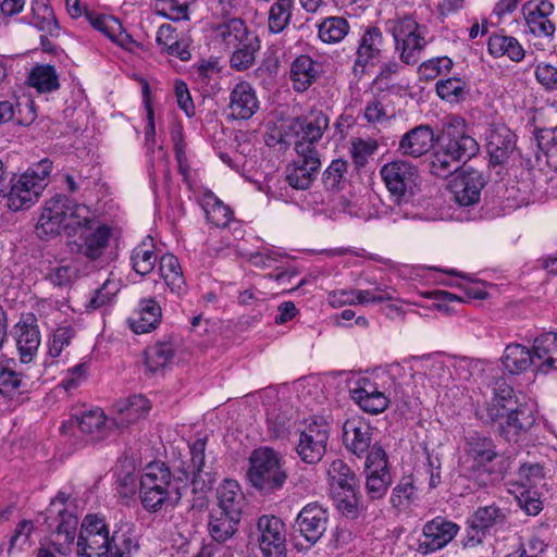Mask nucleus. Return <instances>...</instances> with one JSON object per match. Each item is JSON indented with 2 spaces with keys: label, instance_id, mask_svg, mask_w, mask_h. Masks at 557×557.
Listing matches in <instances>:
<instances>
[{
  "label": "nucleus",
  "instance_id": "obj_24",
  "mask_svg": "<svg viewBox=\"0 0 557 557\" xmlns=\"http://www.w3.org/2000/svg\"><path fill=\"white\" fill-rule=\"evenodd\" d=\"M34 314H27L15 325L16 345L23 363L33 360L40 345V332Z\"/></svg>",
  "mask_w": 557,
  "mask_h": 557
},
{
  "label": "nucleus",
  "instance_id": "obj_23",
  "mask_svg": "<svg viewBox=\"0 0 557 557\" xmlns=\"http://www.w3.org/2000/svg\"><path fill=\"white\" fill-rule=\"evenodd\" d=\"M384 46L383 34L376 26H370L363 33L357 49V58L355 60V73H363L367 65H374L381 59Z\"/></svg>",
  "mask_w": 557,
  "mask_h": 557
},
{
  "label": "nucleus",
  "instance_id": "obj_36",
  "mask_svg": "<svg viewBox=\"0 0 557 557\" xmlns=\"http://www.w3.org/2000/svg\"><path fill=\"white\" fill-rule=\"evenodd\" d=\"M119 411L114 423L120 428L128 426L144 418L149 409V400L143 395H133L119 403Z\"/></svg>",
  "mask_w": 557,
  "mask_h": 557
},
{
  "label": "nucleus",
  "instance_id": "obj_31",
  "mask_svg": "<svg viewBox=\"0 0 557 557\" xmlns=\"http://www.w3.org/2000/svg\"><path fill=\"white\" fill-rule=\"evenodd\" d=\"M240 517L212 508L209 513L208 532L215 543L224 544L238 530Z\"/></svg>",
  "mask_w": 557,
  "mask_h": 557
},
{
  "label": "nucleus",
  "instance_id": "obj_64",
  "mask_svg": "<svg viewBox=\"0 0 557 557\" xmlns=\"http://www.w3.org/2000/svg\"><path fill=\"white\" fill-rule=\"evenodd\" d=\"M77 275L76 269L72 265H57L47 274L46 278L54 286L64 288L71 286Z\"/></svg>",
  "mask_w": 557,
  "mask_h": 557
},
{
  "label": "nucleus",
  "instance_id": "obj_26",
  "mask_svg": "<svg viewBox=\"0 0 557 557\" xmlns=\"http://www.w3.org/2000/svg\"><path fill=\"white\" fill-rule=\"evenodd\" d=\"M63 209L58 199V194L45 202L42 212L36 224V235L42 240L52 239L63 232Z\"/></svg>",
  "mask_w": 557,
  "mask_h": 557
},
{
  "label": "nucleus",
  "instance_id": "obj_43",
  "mask_svg": "<svg viewBox=\"0 0 557 557\" xmlns=\"http://www.w3.org/2000/svg\"><path fill=\"white\" fill-rule=\"evenodd\" d=\"M33 23L51 37L59 36L60 27L48 0H34L32 3Z\"/></svg>",
  "mask_w": 557,
  "mask_h": 557
},
{
  "label": "nucleus",
  "instance_id": "obj_45",
  "mask_svg": "<svg viewBox=\"0 0 557 557\" xmlns=\"http://www.w3.org/2000/svg\"><path fill=\"white\" fill-rule=\"evenodd\" d=\"M460 163L461 160L437 143L431 158L430 170L435 176L446 178L460 169Z\"/></svg>",
  "mask_w": 557,
  "mask_h": 557
},
{
  "label": "nucleus",
  "instance_id": "obj_39",
  "mask_svg": "<svg viewBox=\"0 0 557 557\" xmlns=\"http://www.w3.org/2000/svg\"><path fill=\"white\" fill-rule=\"evenodd\" d=\"M159 273L172 293L181 296L186 292L182 267L174 255L164 253L160 258Z\"/></svg>",
  "mask_w": 557,
  "mask_h": 557
},
{
  "label": "nucleus",
  "instance_id": "obj_44",
  "mask_svg": "<svg viewBox=\"0 0 557 557\" xmlns=\"http://www.w3.org/2000/svg\"><path fill=\"white\" fill-rule=\"evenodd\" d=\"M131 260L135 272L143 276L154 269L157 255L154 252L152 237H146L133 249Z\"/></svg>",
  "mask_w": 557,
  "mask_h": 557
},
{
  "label": "nucleus",
  "instance_id": "obj_46",
  "mask_svg": "<svg viewBox=\"0 0 557 557\" xmlns=\"http://www.w3.org/2000/svg\"><path fill=\"white\" fill-rule=\"evenodd\" d=\"M327 475L334 491L358 488V479L355 472L341 459H336L330 465Z\"/></svg>",
  "mask_w": 557,
  "mask_h": 557
},
{
  "label": "nucleus",
  "instance_id": "obj_8",
  "mask_svg": "<svg viewBox=\"0 0 557 557\" xmlns=\"http://www.w3.org/2000/svg\"><path fill=\"white\" fill-rule=\"evenodd\" d=\"M366 492L370 499L376 500L385 496L392 484L388 459L385 450L374 444L364 463Z\"/></svg>",
  "mask_w": 557,
  "mask_h": 557
},
{
  "label": "nucleus",
  "instance_id": "obj_5",
  "mask_svg": "<svg viewBox=\"0 0 557 557\" xmlns=\"http://www.w3.org/2000/svg\"><path fill=\"white\" fill-rule=\"evenodd\" d=\"M329 525V512L318 503L301 508L290 525V539L295 546L310 548L324 535Z\"/></svg>",
  "mask_w": 557,
  "mask_h": 557
},
{
  "label": "nucleus",
  "instance_id": "obj_42",
  "mask_svg": "<svg viewBox=\"0 0 557 557\" xmlns=\"http://www.w3.org/2000/svg\"><path fill=\"white\" fill-rule=\"evenodd\" d=\"M502 361L509 373L519 374L534 363V357L528 347L510 344L506 347Z\"/></svg>",
  "mask_w": 557,
  "mask_h": 557
},
{
  "label": "nucleus",
  "instance_id": "obj_25",
  "mask_svg": "<svg viewBox=\"0 0 557 557\" xmlns=\"http://www.w3.org/2000/svg\"><path fill=\"white\" fill-rule=\"evenodd\" d=\"M228 109L233 119L249 120L259 109L256 90L248 82H239L230 94Z\"/></svg>",
  "mask_w": 557,
  "mask_h": 557
},
{
  "label": "nucleus",
  "instance_id": "obj_37",
  "mask_svg": "<svg viewBox=\"0 0 557 557\" xmlns=\"http://www.w3.org/2000/svg\"><path fill=\"white\" fill-rule=\"evenodd\" d=\"M70 423H75L79 431L89 435L91 440L99 441L108 435L107 417L100 408L87 410L71 419Z\"/></svg>",
  "mask_w": 557,
  "mask_h": 557
},
{
  "label": "nucleus",
  "instance_id": "obj_47",
  "mask_svg": "<svg viewBox=\"0 0 557 557\" xmlns=\"http://www.w3.org/2000/svg\"><path fill=\"white\" fill-rule=\"evenodd\" d=\"M295 0H275L269 10L268 27L273 34L282 33L289 25Z\"/></svg>",
  "mask_w": 557,
  "mask_h": 557
},
{
  "label": "nucleus",
  "instance_id": "obj_40",
  "mask_svg": "<svg viewBox=\"0 0 557 557\" xmlns=\"http://www.w3.org/2000/svg\"><path fill=\"white\" fill-rule=\"evenodd\" d=\"M27 83L39 94H50L60 88L57 70L50 64H36L27 76Z\"/></svg>",
  "mask_w": 557,
  "mask_h": 557
},
{
  "label": "nucleus",
  "instance_id": "obj_32",
  "mask_svg": "<svg viewBox=\"0 0 557 557\" xmlns=\"http://www.w3.org/2000/svg\"><path fill=\"white\" fill-rule=\"evenodd\" d=\"M218 504L214 507L242 518L245 496L236 481L225 480L216 490Z\"/></svg>",
  "mask_w": 557,
  "mask_h": 557
},
{
  "label": "nucleus",
  "instance_id": "obj_35",
  "mask_svg": "<svg viewBox=\"0 0 557 557\" xmlns=\"http://www.w3.org/2000/svg\"><path fill=\"white\" fill-rule=\"evenodd\" d=\"M320 65L308 55H299L290 66V79L297 91L307 90L318 78Z\"/></svg>",
  "mask_w": 557,
  "mask_h": 557
},
{
  "label": "nucleus",
  "instance_id": "obj_14",
  "mask_svg": "<svg viewBox=\"0 0 557 557\" xmlns=\"http://www.w3.org/2000/svg\"><path fill=\"white\" fill-rule=\"evenodd\" d=\"M490 166L506 165L517 149L516 134L504 123H492L486 133Z\"/></svg>",
  "mask_w": 557,
  "mask_h": 557
},
{
  "label": "nucleus",
  "instance_id": "obj_18",
  "mask_svg": "<svg viewBox=\"0 0 557 557\" xmlns=\"http://www.w3.org/2000/svg\"><path fill=\"white\" fill-rule=\"evenodd\" d=\"M321 168L319 152L297 153L287 166L286 181L294 189L306 190L311 187Z\"/></svg>",
  "mask_w": 557,
  "mask_h": 557
},
{
  "label": "nucleus",
  "instance_id": "obj_50",
  "mask_svg": "<svg viewBox=\"0 0 557 557\" xmlns=\"http://www.w3.org/2000/svg\"><path fill=\"white\" fill-rule=\"evenodd\" d=\"M218 35L230 47H237L249 37H256L250 34L240 18H232L218 27Z\"/></svg>",
  "mask_w": 557,
  "mask_h": 557
},
{
  "label": "nucleus",
  "instance_id": "obj_30",
  "mask_svg": "<svg viewBox=\"0 0 557 557\" xmlns=\"http://www.w3.org/2000/svg\"><path fill=\"white\" fill-rule=\"evenodd\" d=\"M350 394L358 406L371 414L383 412L389 405L388 397L369 381H364L363 385L351 389Z\"/></svg>",
  "mask_w": 557,
  "mask_h": 557
},
{
  "label": "nucleus",
  "instance_id": "obj_33",
  "mask_svg": "<svg viewBox=\"0 0 557 557\" xmlns=\"http://www.w3.org/2000/svg\"><path fill=\"white\" fill-rule=\"evenodd\" d=\"M86 17L95 29L102 33L121 47L126 48L129 44L134 42L132 37L123 29V26L117 18L111 15H96L88 12L86 13Z\"/></svg>",
  "mask_w": 557,
  "mask_h": 557
},
{
  "label": "nucleus",
  "instance_id": "obj_4",
  "mask_svg": "<svg viewBox=\"0 0 557 557\" xmlns=\"http://www.w3.org/2000/svg\"><path fill=\"white\" fill-rule=\"evenodd\" d=\"M387 30L392 34L400 60L406 64H417L426 46L425 26H421L411 16L388 20Z\"/></svg>",
  "mask_w": 557,
  "mask_h": 557
},
{
  "label": "nucleus",
  "instance_id": "obj_21",
  "mask_svg": "<svg viewBox=\"0 0 557 557\" xmlns=\"http://www.w3.org/2000/svg\"><path fill=\"white\" fill-rule=\"evenodd\" d=\"M486 185V178L482 172L475 169H467L456 177L453 183L455 200L460 206H471L480 200L481 190Z\"/></svg>",
  "mask_w": 557,
  "mask_h": 557
},
{
  "label": "nucleus",
  "instance_id": "obj_57",
  "mask_svg": "<svg viewBox=\"0 0 557 557\" xmlns=\"http://www.w3.org/2000/svg\"><path fill=\"white\" fill-rule=\"evenodd\" d=\"M23 386L21 373L11 369L9 366H0V395L12 397Z\"/></svg>",
  "mask_w": 557,
  "mask_h": 557
},
{
  "label": "nucleus",
  "instance_id": "obj_53",
  "mask_svg": "<svg viewBox=\"0 0 557 557\" xmlns=\"http://www.w3.org/2000/svg\"><path fill=\"white\" fill-rule=\"evenodd\" d=\"M53 162L45 158L37 163L32 164L22 175L25 181H30V186L39 196L48 185V178L52 171Z\"/></svg>",
  "mask_w": 557,
  "mask_h": 557
},
{
  "label": "nucleus",
  "instance_id": "obj_16",
  "mask_svg": "<svg viewBox=\"0 0 557 557\" xmlns=\"http://www.w3.org/2000/svg\"><path fill=\"white\" fill-rule=\"evenodd\" d=\"M108 549L110 557H149L139 543L135 524L129 521L114 525Z\"/></svg>",
  "mask_w": 557,
  "mask_h": 557
},
{
  "label": "nucleus",
  "instance_id": "obj_9",
  "mask_svg": "<svg viewBox=\"0 0 557 557\" xmlns=\"http://www.w3.org/2000/svg\"><path fill=\"white\" fill-rule=\"evenodd\" d=\"M207 437H199L189 445L190 461L183 470L188 471V481L193 487V493L202 498L209 493L215 482L216 473L213 468L206 461Z\"/></svg>",
  "mask_w": 557,
  "mask_h": 557
},
{
  "label": "nucleus",
  "instance_id": "obj_55",
  "mask_svg": "<svg viewBox=\"0 0 557 557\" xmlns=\"http://www.w3.org/2000/svg\"><path fill=\"white\" fill-rule=\"evenodd\" d=\"M379 148L376 140L357 138L352 140L350 148V156L357 169L363 168L371 157Z\"/></svg>",
  "mask_w": 557,
  "mask_h": 557
},
{
  "label": "nucleus",
  "instance_id": "obj_27",
  "mask_svg": "<svg viewBox=\"0 0 557 557\" xmlns=\"http://www.w3.org/2000/svg\"><path fill=\"white\" fill-rule=\"evenodd\" d=\"M434 140L433 129L429 125H419L401 136L398 150L404 156L419 158L431 150Z\"/></svg>",
  "mask_w": 557,
  "mask_h": 557
},
{
  "label": "nucleus",
  "instance_id": "obj_29",
  "mask_svg": "<svg viewBox=\"0 0 557 557\" xmlns=\"http://www.w3.org/2000/svg\"><path fill=\"white\" fill-rule=\"evenodd\" d=\"M161 317L160 305L153 298H147L139 301L137 312L127 322L134 333L144 334L157 329Z\"/></svg>",
  "mask_w": 557,
  "mask_h": 557
},
{
  "label": "nucleus",
  "instance_id": "obj_58",
  "mask_svg": "<svg viewBox=\"0 0 557 557\" xmlns=\"http://www.w3.org/2000/svg\"><path fill=\"white\" fill-rule=\"evenodd\" d=\"M466 83L458 77L441 79L436 83V92L444 100L455 101L463 95Z\"/></svg>",
  "mask_w": 557,
  "mask_h": 557
},
{
  "label": "nucleus",
  "instance_id": "obj_51",
  "mask_svg": "<svg viewBox=\"0 0 557 557\" xmlns=\"http://www.w3.org/2000/svg\"><path fill=\"white\" fill-rule=\"evenodd\" d=\"M349 32V24L342 16H331L319 25V37L322 41L334 44L343 40Z\"/></svg>",
  "mask_w": 557,
  "mask_h": 557
},
{
  "label": "nucleus",
  "instance_id": "obj_11",
  "mask_svg": "<svg viewBox=\"0 0 557 557\" xmlns=\"http://www.w3.org/2000/svg\"><path fill=\"white\" fill-rule=\"evenodd\" d=\"M77 236V238L69 239V251L89 261H97L104 255L109 246L112 230L106 224L96 222L88 231H84Z\"/></svg>",
  "mask_w": 557,
  "mask_h": 557
},
{
  "label": "nucleus",
  "instance_id": "obj_38",
  "mask_svg": "<svg viewBox=\"0 0 557 557\" xmlns=\"http://www.w3.org/2000/svg\"><path fill=\"white\" fill-rule=\"evenodd\" d=\"M488 52L494 58L507 57L513 62L524 59L525 51L517 38L503 34H494L487 42Z\"/></svg>",
  "mask_w": 557,
  "mask_h": 557
},
{
  "label": "nucleus",
  "instance_id": "obj_48",
  "mask_svg": "<svg viewBox=\"0 0 557 557\" xmlns=\"http://www.w3.org/2000/svg\"><path fill=\"white\" fill-rule=\"evenodd\" d=\"M505 522V511L495 505L479 507L468 521V523H471L472 529L476 528L483 531H488L496 525H503Z\"/></svg>",
  "mask_w": 557,
  "mask_h": 557
},
{
  "label": "nucleus",
  "instance_id": "obj_10",
  "mask_svg": "<svg viewBox=\"0 0 557 557\" xmlns=\"http://www.w3.org/2000/svg\"><path fill=\"white\" fill-rule=\"evenodd\" d=\"M329 126L330 117L321 110H311L305 117L297 119L294 124L296 153L318 152L315 144Z\"/></svg>",
  "mask_w": 557,
  "mask_h": 557
},
{
  "label": "nucleus",
  "instance_id": "obj_15",
  "mask_svg": "<svg viewBox=\"0 0 557 557\" xmlns=\"http://www.w3.org/2000/svg\"><path fill=\"white\" fill-rule=\"evenodd\" d=\"M555 5L548 0H530L522 5V14L530 34L537 38L552 41L555 37L556 25L550 20Z\"/></svg>",
  "mask_w": 557,
  "mask_h": 557
},
{
  "label": "nucleus",
  "instance_id": "obj_41",
  "mask_svg": "<svg viewBox=\"0 0 557 557\" xmlns=\"http://www.w3.org/2000/svg\"><path fill=\"white\" fill-rule=\"evenodd\" d=\"M174 357V348L170 342H158L144 351V364L151 374L162 372Z\"/></svg>",
  "mask_w": 557,
  "mask_h": 557
},
{
  "label": "nucleus",
  "instance_id": "obj_60",
  "mask_svg": "<svg viewBox=\"0 0 557 557\" xmlns=\"http://www.w3.org/2000/svg\"><path fill=\"white\" fill-rule=\"evenodd\" d=\"M158 13L171 21L188 20V5L177 0H158Z\"/></svg>",
  "mask_w": 557,
  "mask_h": 557
},
{
  "label": "nucleus",
  "instance_id": "obj_20",
  "mask_svg": "<svg viewBox=\"0 0 557 557\" xmlns=\"http://www.w3.org/2000/svg\"><path fill=\"white\" fill-rule=\"evenodd\" d=\"M459 527L442 517H436L423 527L424 540L419 543V552L428 554L445 547L457 534Z\"/></svg>",
  "mask_w": 557,
  "mask_h": 557
},
{
  "label": "nucleus",
  "instance_id": "obj_59",
  "mask_svg": "<svg viewBox=\"0 0 557 557\" xmlns=\"http://www.w3.org/2000/svg\"><path fill=\"white\" fill-rule=\"evenodd\" d=\"M386 95L374 96L364 108V119L369 123H379L388 119Z\"/></svg>",
  "mask_w": 557,
  "mask_h": 557
},
{
  "label": "nucleus",
  "instance_id": "obj_7",
  "mask_svg": "<svg viewBox=\"0 0 557 557\" xmlns=\"http://www.w3.org/2000/svg\"><path fill=\"white\" fill-rule=\"evenodd\" d=\"M450 153L466 163L480 151L476 139L471 134L465 119L451 116L444 124L436 139Z\"/></svg>",
  "mask_w": 557,
  "mask_h": 557
},
{
  "label": "nucleus",
  "instance_id": "obj_61",
  "mask_svg": "<svg viewBox=\"0 0 557 557\" xmlns=\"http://www.w3.org/2000/svg\"><path fill=\"white\" fill-rule=\"evenodd\" d=\"M59 516V523L57 525V534L64 535V542L72 543L75 539L78 519L65 508L57 510Z\"/></svg>",
  "mask_w": 557,
  "mask_h": 557
},
{
  "label": "nucleus",
  "instance_id": "obj_62",
  "mask_svg": "<svg viewBox=\"0 0 557 557\" xmlns=\"http://www.w3.org/2000/svg\"><path fill=\"white\" fill-rule=\"evenodd\" d=\"M537 83L546 91H557V66L548 62H541L534 72Z\"/></svg>",
  "mask_w": 557,
  "mask_h": 557
},
{
  "label": "nucleus",
  "instance_id": "obj_34",
  "mask_svg": "<svg viewBox=\"0 0 557 557\" xmlns=\"http://www.w3.org/2000/svg\"><path fill=\"white\" fill-rule=\"evenodd\" d=\"M534 361H541L539 370L547 373L552 369H557V333L546 332L534 339L533 352Z\"/></svg>",
  "mask_w": 557,
  "mask_h": 557
},
{
  "label": "nucleus",
  "instance_id": "obj_52",
  "mask_svg": "<svg viewBox=\"0 0 557 557\" xmlns=\"http://www.w3.org/2000/svg\"><path fill=\"white\" fill-rule=\"evenodd\" d=\"M233 48L235 50L231 57V66L237 71H244L253 64L256 59L255 54L259 50L260 45L256 36L249 37L248 40Z\"/></svg>",
  "mask_w": 557,
  "mask_h": 557
},
{
  "label": "nucleus",
  "instance_id": "obj_56",
  "mask_svg": "<svg viewBox=\"0 0 557 557\" xmlns=\"http://www.w3.org/2000/svg\"><path fill=\"white\" fill-rule=\"evenodd\" d=\"M358 488L352 491H334V499L337 509L350 519H355L359 515V497Z\"/></svg>",
  "mask_w": 557,
  "mask_h": 557
},
{
  "label": "nucleus",
  "instance_id": "obj_63",
  "mask_svg": "<svg viewBox=\"0 0 557 557\" xmlns=\"http://www.w3.org/2000/svg\"><path fill=\"white\" fill-rule=\"evenodd\" d=\"M413 491L412 480L410 478H403L392 491L389 500L393 507L403 508L407 506L411 502Z\"/></svg>",
  "mask_w": 557,
  "mask_h": 557
},
{
  "label": "nucleus",
  "instance_id": "obj_28",
  "mask_svg": "<svg viewBox=\"0 0 557 557\" xmlns=\"http://www.w3.org/2000/svg\"><path fill=\"white\" fill-rule=\"evenodd\" d=\"M535 423L532 407L520 405L511 410L506 418V424H500L499 433L508 442H517L521 433L528 432Z\"/></svg>",
  "mask_w": 557,
  "mask_h": 557
},
{
  "label": "nucleus",
  "instance_id": "obj_54",
  "mask_svg": "<svg viewBox=\"0 0 557 557\" xmlns=\"http://www.w3.org/2000/svg\"><path fill=\"white\" fill-rule=\"evenodd\" d=\"M207 199V205L209 206L206 210L208 221L216 227L227 226L232 220V210L214 195L208 196Z\"/></svg>",
  "mask_w": 557,
  "mask_h": 557
},
{
  "label": "nucleus",
  "instance_id": "obj_6",
  "mask_svg": "<svg viewBox=\"0 0 557 557\" xmlns=\"http://www.w3.org/2000/svg\"><path fill=\"white\" fill-rule=\"evenodd\" d=\"M380 174L395 205L413 199L419 178L417 166L403 160L392 161L381 168Z\"/></svg>",
  "mask_w": 557,
  "mask_h": 557
},
{
  "label": "nucleus",
  "instance_id": "obj_12",
  "mask_svg": "<svg viewBox=\"0 0 557 557\" xmlns=\"http://www.w3.org/2000/svg\"><path fill=\"white\" fill-rule=\"evenodd\" d=\"M330 426L325 421H312L300 433L296 451L308 465H315L326 453Z\"/></svg>",
  "mask_w": 557,
  "mask_h": 557
},
{
  "label": "nucleus",
  "instance_id": "obj_1",
  "mask_svg": "<svg viewBox=\"0 0 557 557\" xmlns=\"http://www.w3.org/2000/svg\"><path fill=\"white\" fill-rule=\"evenodd\" d=\"M187 487V470H181V475L173 479L170 469L163 462H151L144 468L140 475L141 505L146 510L157 512L166 503L176 505Z\"/></svg>",
  "mask_w": 557,
  "mask_h": 557
},
{
  "label": "nucleus",
  "instance_id": "obj_3",
  "mask_svg": "<svg viewBox=\"0 0 557 557\" xmlns=\"http://www.w3.org/2000/svg\"><path fill=\"white\" fill-rule=\"evenodd\" d=\"M247 479L250 484L263 494L280 491L287 480L283 456L270 447L255 449L249 456Z\"/></svg>",
  "mask_w": 557,
  "mask_h": 557
},
{
  "label": "nucleus",
  "instance_id": "obj_19",
  "mask_svg": "<svg viewBox=\"0 0 557 557\" xmlns=\"http://www.w3.org/2000/svg\"><path fill=\"white\" fill-rule=\"evenodd\" d=\"M372 426L362 418L347 419L343 425V442L347 450L361 457L369 454L372 444Z\"/></svg>",
  "mask_w": 557,
  "mask_h": 557
},
{
  "label": "nucleus",
  "instance_id": "obj_22",
  "mask_svg": "<svg viewBox=\"0 0 557 557\" xmlns=\"http://www.w3.org/2000/svg\"><path fill=\"white\" fill-rule=\"evenodd\" d=\"M30 181H25L22 175L13 174L10 185L3 184L0 196L7 199V207L12 211L24 210L33 206L40 197L30 186Z\"/></svg>",
  "mask_w": 557,
  "mask_h": 557
},
{
  "label": "nucleus",
  "instance_id": "obj_17",
  "mask_svg": "<svg viewBox=\"0 0 557 557\" xmlns=\"http://www.w3.org/2000/svg\"><path fill=\"white\" fill-rule=\"evenodd\" d=\"M58 199L63 209V232L69 238L79 235L84 231H88L95 225L97 220L92 215L88 206L78 203L66 195L58 194Z\"/></svg>",
  "mask_w": 557,
  "mask_h": 557
},
{
  "label": "nucleus",
  "instance_id": "obj_13",
  "mask_svg": "<svg viewBox=\"0 0 557 557\" xmlns=\"http://www.w3.org/2000/svg\"><path fill=\"white\" fill-rule=\"evenodd\" d=\"M259 547L264 557H286V528L284 521L272 515L258 519Z\"/></svg>",
  "mask_w": 557,
  "mask_h": 557
},
{
  "label": "nucleus",
  "instance_id": "obj_49",
  "mask_svg": "<svg viewBox=\"0 0 557 557\" xmlns=\"http://www.w3.org/2000/svg\"><path fill=\"white\" fill-rule=\"evenodd\" d=\"M349 163L344 159H334L322 173V183L329 191H339L345 187Z\"/></svg>",
  "mask_w": 557,
  "mask_h": 557
},
{
  "label": "nucleus",
  "instance_id": "obj_2",
  "mask_svg": "<svg viewBox=\"0 0 557 557\" xmlns=\"http://www.w3.org/2000/svg\"><path fill=\"white\" fill-rule=\"evenodd\" d=\"M465 453L472 460L480 485H492L504 478L509 467L506 457L498 454L491 437L472 432L465 437Z\"/></svg>",
  "mask_w": 557,
  "mask_h": 557
}]
</instances>
